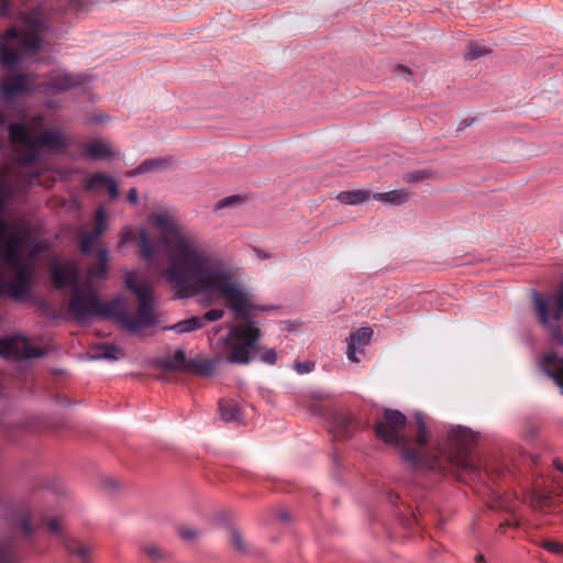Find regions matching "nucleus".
I'll return each mask as SVG.
<instances>
[{"label": "nucleus", "instance_id": "5", "mask_svg": "<svg viewBox=\"0 0 563 563\" xmlns=\"http://www.w3.org/2000/svg\"><path fill=\"white\" fill-rule=\"evenodd\" d=\"M474 443L475 434L471 429L462 426L451 427L446 432L445 440L438 442V454L427 456L424 453L423 463L419 467L426 465L432 471L441 470V457L443 456L462 472L477 475L481 472V466L472 456Z\"/></svg>", "mask_w": 563, "mask_h": 563}, {"label": "nucleus", "instance_id": "3", "mask_svg": "<svg viewBox=\"0 0 563 563\" xmlns=\"http://www.w3.org/2000/svg\"><path fill=\"white\" fill-rule=\"evenodd\" d=\"M407 426V417L399 410L385 408L383 418L375 423L376 437L385 443L399 449L405 461L413 467L423 463L424 450L429 443L430 432L422 413L415 415L416 439L412 440L401 432Z\"/></svg>", "mask_w": 563, "mask_h": 563}, {"label": "nucleus", "instance_id": "34", "mask_svg": "<svg viewBox=\"0 0 563 563\" xmlns=\"http://www.w3.org/2000/svg\"><path fill=\"white\" fill-rule=\"evenodd\" d=\"M177 533L181 540L189 542L196 540L201 531L195 527L183 525L177 528Z\"/></svg>", "mask_w": 563, "mask_h": 563}, {"label": "nucleus", "instance_id": "8", "mask_svg": "<svg viewBox=\"0 0 563 563\" xmlns=\"http://www.w3.org/2000/svg\"><path fill=\"white\" fill-rule=\"evenodd\" d=\"M532 311L539 324L550 331L551 340L563 344V283L551 291H532Z\"/></svg>", "mask_w": 563, "mask_h": 563}, {"label": "nucleus", "instance_id": "19", "mask_svg": "<svg viewBox=\"0 0 563 563\" xmlns=\"http://www.w3.org/2000/svg\"><path fill=\"white\" fill-rule=\"evenodd\" d=\"M0 247L2 249V260L9 267L13 268L25 263L21 257V239L18 235L4 241Z\"/></svg>", "mask_w": 563, "mask_h": 563}, {"label": "nucleus", "instance_id": "25", "mask_svg": "<svg viewBox=\"0 0 563 563\" xmlns=\"http://www.w3.org/2000/svg\"><path fill=\"white\" fill-rule=\"evenodd\" d=\"M86 153L93 159H102L114 156L111 146L102 141H92L86 146Z\"/></svg>", "mask_w": 563, "mask_h": 563}, {"label": "nucleus", "instance_id": "24", "mask_svg": "<svg viewBox=\"0 0 563 563\" xmlns=\"http://www.w3.org/2000/svg\"><path fill=\"white\" fill-rule=\"evenodd\" d=\"M220 417L225 422L240 421L241 410L236 401L232 399H222L219 402Z\"/></svg>", "mask_w": 563, "mask_h": 563}, {"label": "nucleus", "instance_id": "12", "mask_svg": "<svg viewBox=\"0 0 563 563\" xmlns=\"http://www.w3.org/2000/svg\"><path fill=\"white\" fill-rule=\"evenodd\" d=\"M15 273L14 280L7 283L0 271V297L8 294L16 300L24 298L30 291V267L27 263L12 268Z\"/></svg>", "mask_w": 563, "mask_h": 563}, {"label": "nucleus", "instance_id": "27", "mask_svg": "<svg viewBox=\"0 0 563 563\" xmlns=\"http://www.w3.org/2000/svg\"><path fill=\"white\" fill-rule=\"evenodd\" d=\"M98 262L89 267L88 274L91 278H103L107 273L108 251L100 249L97 251Z\"/></svg>", "mask_w": 563, "mask_h": 563}, {"label": "nucleus", "instance_id": "18", "mask_svg": "<svg viewBox=\"0 0 563 563\" xmlns=\"http://www.w3.org/2000/svg\"><path fill=\"white\" fill-rule=\"evenodd\" d=\"M86 188L90 191L95 192H102L103 190H108L111 198H115L118 196V185L114 178L102 174V173H96L91 175L86 180Z\"/></svg>", "mask_w": 563, "mask_h": 563}, {"label": "nucleus", "instance_id": "35", "mask_svg": "<svg viewBox=\"0 0 563 563\" xmlns=\"http://www.w3.org/2000/svg\"><path fill=\"white\" fill-rule=\"evenodd\" d=\"M164 164H165V162L162 161V159H158V158L146 161V162L142 163L137 167V169L132 173V175H137V174H141V173H146V172H150V170L157 169V168L162 167Z\"/></svg>", "mask_w": 563, "mask_h": 563}, {"label": "nucleus", "instance_id": "38", "mask_svg": "<svg viewBox=\"0 0 563 563\" xmlns=\"http://www.w3.org/2000/svg\"><path fill=\"white\" fill-rule=\"evenodd\" d=\"M541 547L544 550L552 552V553L563 552V544L560 542H556V541L544 540V541H542Z\"/></svg>", "mask_w": 563, "mask_h": 563}, {"label": "nucleus", "instance_id": "32", "mask_svg": "<svg viewBox=\"0 0 563 563\" xmlns=\"http://www.w3.org/2000/svg\"><path fill=\"white\" fill-rule=\"evenodd\" d=\"M230 541L234 550L238 552L244 554L249 551V547L243 534L235 528L230 530Z\"/></svg>", "mask_w": 563, "mask_h": 563}, {"label": "nucleus", "instance_id": "22", "mask_svg": "<svg viewBox=\"0 0 563 563\" xmlns=\"http://www.w3.org/2000/svg\"><path fill=\"white\" fill-rule=\"evenodd\" d=\"M543 372L563 389V358L549 354L542 362Z\"/></svg>", "mask_w": 563, "mask_h": 563}, {"label": "nucleus", "instance_id": "50", "mask_svg": "<svg viewBox=\"0 0 563 563\" xmlns=\"http://www.w3.org/2000/svg\"><path fill=\"white\" fill-rule=\"evenodd\" d=\"M7 3L3 5V8L0 10V14H4L7 12Z\"/></svg>", "mask_w": 563, "mask_h": 563}, {"label": "nucleus", "instance_id": "42", "mask_svg": "<svg viewBox=\"0 0 563 563\" xmlns=\"http://www.w3.org/2000/svg\"><path fill=\"white\" fill-rule=\"evenodd\" d=\"M8 233V225L5 221L0 217V245L5 241Z\"/></svg>", "mask_w": 563, "mask_h": 563}, {"label": "nucleus", "instance_id": "6", "mask_svg": "<svg viewBox=\"0 0 563 563\" xmlns=\"http://www.w3.org/2000/svg\"><path fill=\"white\" fill-rule=\"evenodd\" d=\"M5 520L15 537L0 542V563H19L24 558L21 542H31L36 530L31 521L30 503L26 500L12 503L7 510Z\"/></svg>", "mask_w": 563, "mask_h": 563}, {"label": "nucleus", "instance_id": "26", "mask_svg": "<svg viewBox=\"0 0 563 563\" xmlns=\"http://www.w3.org/2000/svg\"><path fill=\"white\" fill-rule=\"evenodd\" d=\"M250 197L246 195H231L220 199L217 203V209H241L247 206Z\"/></svg>", "mask_w": 563, "mask_h": 563}, {"label": "nucleus", "instance_id": "40", "mask_svg": "<svg viewBox=\"0 0 563 563\" xmlns=\"http://www.w3.org/2000/svg\"><path fill=\"white\" fill-rule=\"evenodd\" d=\"M314 364L312 362H297L295 368L299 374H306L313 369Z\"/></svg>", "mask_w": 563, "mask_h": 563}, {"label": "nucleus", "instance_id": "4", "mask_svg": "<svg viewBox=\"0 0 563 563\" xmlns=\"http://www.w3.org/2000/svg\"><path fill=\"white\" fill-rule=\"evenodd\" d=\"M48 25L38 11L23 16L22 27H10L0 36V63L8 70L14 69L24 59L35 55L42 46L40 34Z\"/></svg>", "mask_w": 563, "mask_h": 563}, {"label": "nucleus", "instance_id": "37", "mask_svg": "<svg viewBox=\"0 0 563 563\" xmlns=\"http://www.w3.org/2000/svg\"><path fill=\"white\" fill-rule=\"evenodd\" d=\"M145 554L154 561H158L162 559L161 548L156 544H146L144 547Z\"/></svg>", "mask_w": 563, "mask_h": 563}, {"label": "nucleus", "instance_id": "36", "mask_svg": "<svg viewBox=\"0 0 563 563\" xmlns=\"http://www.w3.org/2000/svg\"><path fill=\"white\" fill-rule=\"evenodd\" d=\"M224 314V311L222 309H210L208 310L203 316L200 317V319H203V325L206 322H213L217 320H220Z\"/></svg>", "mask_w": 563, "mask_h": 563}, {"label": "nucleus", "instance_id": "11", "mask_svg": "<svg viewBox=\"0 0 563 563\" xmlns=\"http://www.w3.org/2000/svg\"><path fill=\"white\" fill-rule=\"evenodd\" d=\"M0 355L4 358H31L44 355L40 347L32 345L22 335L0 340Z\"/></svg>", "mask_w": 563, "mask_h": 563}, {"label": "nucleus", "instance_id": "17", "mask_svg": "<svg viewBox=\"0 0 563 563\" xmlns=\"http://www.w3.org/2000/svg\"><path fill=\"white\" fill-rule=\"evenodd\" d=\"M361 428V422L350 413H339L333 419L332 430L336 438L349 439Z\"/></svg>", "mask_w": 563, "mask_h": 563}, {"label": "nucleus", "instance_id": "20", "mask_svg": "<svg viewBox=\"0 0 563 563\" xmlns=\"http://www.w3.org/2000/svg\"><path fill=\"white\" fill-rule=\"evenodd\" d=\"M107 213H96L95 228L87 233H84L80 240V251L85 254L91 253L92 245L96 244L100 235L104 232V216Z\"/></svg>", "mask_w": 563, "mask_h": 563}, {"label": "nucleus", "instance_id": "49", "mask_svg": "<svg viewBox=\"0 0 563 563\" xmlns=\"http://www.w3.org/2000/svg\"><path fill=\"white\" fill-rule=\"evenodd\" d=\"M279 518H280L282 520H287V519H288V514H286V512H280V514H279Z\"/></svg>", "mask_w": 563, "mask_h": 563}, {"label": "nucleus", "instance_id": "39", "mask_svg": "<svg viewBox=\"0 0 563 563\" xmlns=\"http://www.w3.org/2000/svg\"><path fill=\"white\" fill-rule=\"evenodd\" d=\"M261 358L264 363L273 365L277 361V353L274 349H268L264 351V353L261 355Z\"/></svg>", "mask_w": 563, "mask_h": 563}, {"label": "nucleus", "instance_id": "43", "mask_svg": "<svg viewBox=\"0 0 563 563\" xmlns=\"http://www.w3.org/2000/svg\"><path fill=\"white\" fill-rule=\"evenodd\" d=\"M484 471L485 473L488 475V476H497L499 477L501 475V473L504 472V470H495V467L493 465H488L486 464L484 466Z\"/></svg>", "mask_w": 563, "mask_h": 563}, {"label": "nucleus", "instance_id": "45", "mask_svg": "<svg viewBox=\"0 0 563 563\" xmlns=\"http://www.w3.org/2000/svg\"><path fill=\"white\" fill-rule=\"evenodd\" d=\"M137 197V190L135 188L130 189L128 194V199L131 202L132 207L136 206Z\"/></svg>", "mask_w": 563, "mask_h": 563}, {"label": "nucleus", "instance_id": "28", "mask_svg": "<svg viewBox=\"0 0 563 563\" xmlns=\"http://www.w3.org/2000/svg\"><path fill=\"white\" fill-rule=\"evenodd\" d=\"M202 327H203V319H200V317H191L189 319L181 320V321L175 323L173 327H170V329L177 333H187V332H191V331L201 329Z\"/></svg>", "mask_w": 563, "mask_h": 563}, {"label": "nucleus", "instance_id": "9", "mask_svg": "<svg viewBox=\"0 0 563 563\" xmlns=\"http://www.w3.org/2000/svg\"><path fill=\"white\" fill-rule=\"evenodd\" d=\"M117 300L102 302L97 294L86 292L79 288L73 289L68 302V311L78 321H86L93 317L113 319Z\"/></svg>", "mask_w": 563, "mask_h": 563}, {"label": "nucleus", "instance_id": "14", "mask_svg": "<svg viewBox=\"0 0 563 563\" xmlns=\"http://www.w3.org/2000/svg\"><path fill=\"white\" fill-rule=\"evenodd\" d=\"M52 279L54 282V285L57 289H65L69 286L73 287V289L79 288V276H78V269L74 264H59L56 263L52 267Z\"/></svg>", "mask_w": 563, "mask_h": 563}, {"label": "nucleus", "instance_id": "1", "mask_svg": "<svg viewBox=\"0 0 563 563\" xmlns=\"http://www.w3.org/2000/svg\"><path fill=\"white\" fill-rule=\"evenodd\" d=\"M150 220L158 231L157 239L139 229L125 232L124 242L137 241L139 254L150 266L157 265L158 252L165 247L167 266L161 274L179 298L200 294L222 298L236 320L224 340V360L231 364H247L251 350L261 336L253 318L265 308L255 303L252 292L233 279L227 264L201 247L192 234L183 232L169 220L168 213H152Z\"/></svg>", "mask_w": 563, "mask_h": 563}, {"label": "nucleus", "instance_id": "29", "mask_svg": "<svg viewBox=\"0 0 563 563\" xmlns=\"http://www.w3.org/2000/svg\"><path fill=\"white\" fill-rule=\"evenodd\" d=\"M373 335V330L371 328H361L356 332L352 333L347 339V343L362 349L366 345Z\"/></svg>", "mask_w": 563, "mask_h": 563}, {"label": "nucleus", "instance_id": "44", "mask_svg": "<svg viewBox=\"0 0 563 563\" xmlns=\"http://www.w3.org/2000/svg\"><path fill=\"white\" fill-rule=\"evenodd\" d=\"M486 53H488L487 49H479L477 47H472L470 49L468 57L474 59V58H477V57H479V56H482V55H484Z\"/></svg>", "mask_w": 563, "mask_h": 563}, {"label": "nucleus", "instance_id": "21", "mask_svg": "<svg viewBox=\"0 0 563 563\" xmlns=\"http://www.w3.org/2000/svg\"><path fill=\"white\" fill-rule=\"evenodd\" d=\"M78 81L74 79L69 74L63 70L54 71L51 75L48 82L46 84V92L57 93L65 91L74 86H76Z\"/></svg>", "mask_w": 563, "mask_h": 563}, {"label": "nucleus", "instance_id": "47", "mask_svg": "<svg viewBox=\"0 0 563 563\" xmlns=\"http://www.w3.org/2000/svg\"><path fill=\"white\" fill-rule=\"evenodd\" d=\"M475 562L476 563H486V559L483 554L479 553L475 556Z\"/></svg>", "mask_w": 563, "mask_h": 563}, {"label": "nucleus", "instance_id": "10", "mask_svg": "<svg viewBox=\"0 0 563 563\" xmlns=\"http://www.w3.org/2000/svg\"><path fill=\"white\" fill-rule=\"evenodd\" d=\"M219 360H208L205 357L187 358L184 350H177L173 356L158 361V366L169 372H184L208 377L214 372Z\"/></svg>", "mask_w": 563, "mask_h": 563}, {"label": "nucleus", "instance_id": "41", "mask_svg": "<svg viewBox=\"0 0 563 563\" xmlns=\"http://www.w3.org/2000/svg\"><path fill=\"white\" fill-rule=\"evenodd\" d=\"M361 351V349L347 343V357L352 362H358V358L356 356V352Z\"/></svg>", "mask_w": 563, "mask_h": 563}, {"label": "nucleus", "instance_id": "7", "mask_svg": "<svg viewBox=\"0 0 563 563\" xmlns=\"http://www.w3.org/2000/svg\"><path fill=\"white\" fill-rule=\"evenodd\" d=\"M126 287L133 291L139 299V308L135 316L128 310L124 300L118 298L114 308L113 319L121 322L129 331L137 332L144 328L153 325L156 322L154 314V302L152 296V287L147 282H136L133 273L125 276Z\"/></svg>", "mask_w": 563, "mask_h": 563}, {"label": "nucleus", "instance_id": "46", "mask_svg": "<svg viewBox=\"0 0 563 563\" xmlns=\"http://www.w3.org/2000/svg\"><path fill=\"white\" fill-rule=\"evenodd\" d=\"M553 465L556 470H559L563 473V463L561 460H559V459L553 460Z\"/></svg>", "mask_w": 563, "mask_h": 563}, {"label": "nucleus", "instance_id": "15", "mask_svg": "<svg viewBox=\"0 0 563 563\" xmlns=\"http://www.w3.org/2000/svg\"><path fill=\"white\" fill-rule=\"evenodd\" d=\"M336 200L350 207H362L374 200V192L368 187H357L336 194Z\"/></svg>", "mask_w": 563, "mask_h": 563}, {"label": "nucleus", "instance_id": "48", "mask_svg": "<svg viewBox=\"0 0 563 563\" xmlns=\"http://www.w3.org/2000/svg\"><path fill=\"white\" fill-rule=\"evenodd\" d=\"M106 484H107L110 488H117V486H118V485H117V483H115V481H113V479H107V481H106Z\"/></svg>", "mask_w": 563, "mask_h": 563}, {"label": "nucleus", "instance_id": "2", "mask_svg": "<svg viewBox=\"0 0 563 563\" xmlns=\"http://www.w3.org/2000/svg\"><path fill=\"white\" fill-rule=\"evenodd\" d=\"M9 134L18 154L12 165L0 167V211L20 195L22 187L32 184L26 178L29 165L41 151H60L67 145L65 136L59 131L43 128L41 117L11 124Z\"/></svg>", "mask_w": 563, "mask_h": 563}, {"label": "nucleus", "instance_id": "33", "mask_svg": "<svg viewBox=\"0 0 563 563\" xmlns=\"http://www.w3.org/2000/svg\"><path fill=\"white\" fill-rule=\"evenodd\" d=\"M529 501L533 507H547L551 503V496L539 490H533L529 495Z\"/></svg>", "mask_w": 563, "mask_h": 563}, {"label": "nucleus", "instance_id": "31", "mask_svg": "<svg viewBox=\"0 0 563 563\" xmlns=\"http://www.w3.org/2000/svg\"><path fill=\"white\" fill-rule=\"evenodd\" d=\"M97 358L117 361L124 355L123 351L114 345L102 344L98 347Z\"/></svg>", "mask_w": 563, "mask_h": 563}, {"label": "nucleus", "instance_id": "13", "mask_svg": "<svg viewBox=\"0 0 563 563\" xmlns=\"http://www.w3.org/2000/svg\"><path fill=\"white\" fill-rule=\"evenodd\" d=\"M43 523L46 525L47 530L52 536L62 539L64 547L70 554L77 555L81 560H86L88 558L89 549L85 544L76 539L65 538L63 536V528L58 518L43 520Z\"/></svg>", "mask_w": 563, "mask_h": 563}, {"label": "nucleus", "instance_id": "30", "mask_svg": "<svg viewBox=\"0 0 563 563\" xmlns=\"http://www.w3.org/2000/svg\"><path fill=\"white\" fill-rule=\"evenodd\" d=\"M437 177V173L430 168L420 169L413 173H408L404 176V180L406 183H421L430 179H434Z\"/></svg>", "mask_w": 563, "mask_h": 563}, {"label": "nucleus", "instance_id": "23", "mask_svg": "<svg viewBox=\"0 0 563 563\" xmlns=\"http://www.w3.org/2000/svg\"><path fill=\"white\" fill-rule=\"evenodd\" d=\"M409 198L410 195L405 189H395L386 192H374V200L390 207H399L407 202Z\"/></svg>", "mask_w": 563, "mask_h": 563}, {"label": "nucleus", "instance_id": "16", "mask_svg": "<svg viewBox=\"0 0 563 563\" xmlns=\"http://www.w3.org/2000/svg\"><path fill=\"white\" fill-rule=\"evenodd\" d=\"M31 90L26 76L4 77L0 81V93L3 100H11Z\"/></svg>", "mask_w": 563, "mask_h": 563}]
</instances>
